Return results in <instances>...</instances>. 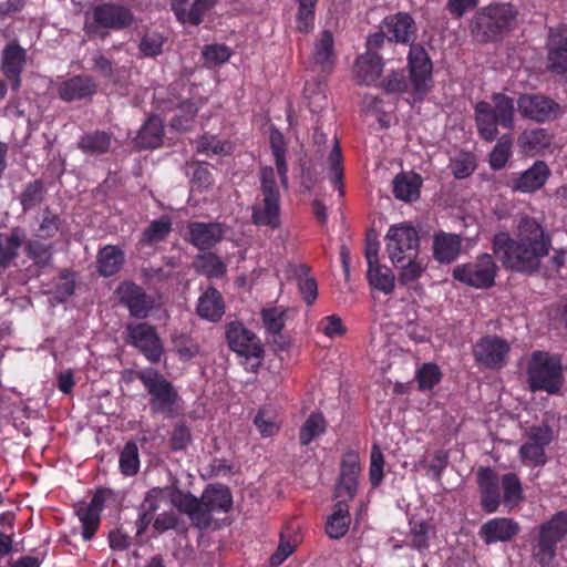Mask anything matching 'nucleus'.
<instances>
[{
    "label": "nucleus",
    "mask_w": 567,
    "mask_h": 567,
    "mask_svg": "<svg viewBox=\"0 0 567 567\" xmlns=\"http://www.w3.org/2000/svg\"><path fill=\"white\" fill-rule=\"evenodd\" d=\"M516 238L506 233L494 237V254L502 264L518 271H533L542 259L549 254L551 241L543 226L533 217L519 215L516 225Z\"/></svg>",
    "instance_id": "1"
},
{
    "label": "nucleus",
    "mask_w": 567,
    "mask_h": 567,
    "mask_svg": "<svg viewBox=\"0 0 567 567\" xmlns=\"http://www.w3.org/2000/svg\"><path fill=\"white\" fill-rule=\"evenodd\" d=\"M174 501L175 507L185 513L200 529L210 525L214 513H227L233 504L229 489L223 485L208 486L200 498L183 492V494H176Z\"/></svg>",
    "instance_id": "2"
},
{
    "label": "nucleus",
    "mask_w": 567,
    "mask_h": 567,
    "mask_svg": "<svg viewBox=\"0 0 567 567\" xmlns=\"http://www.w3.org/2000/svg\"><path fill=\"white\" fill-rule=\"evenodd\" d=\"M514 101L503 93H495L491 102H478L475 106V120L480 135L493 141L498 131L497 125L511 128L514 125Z\"/></svg>",
    "instance_id": "3"
},
{
    "label": "nucleus",
    "mask_w": 567,
    "mask_h": 567,
    "mask_svg": "<svg viewBox=\"0 0 567 567\" xmlns=\"http://www.w3.org/2000/svg\"><path fill=\"white\" fill-rule=\"evenodd\" d=\"M527 378L533 392L558 393L564 382L560 358L545 351H535L528 362Z\"/></svg>",
    "instance_id": "4"
},
{
    "label": "nucleus",
    "mask_w": 567,
    "mask_h": 567,
    "mask_svg": "<svg viewBox=\"0 0 567 567\" xmlns=\"http://www.w3.org/2000/svg\"><path fill=\"white\" fill-rule=\"evenodd\" d=\"M567 534V514L559 512L539 526L533 556L542 567H555L557 545Z\"/></svg>",
    "instance_id": "5"
},
{
    "label": "nucleus",
    "mask_w": 567,
    "mask_h": 567,
    "mask_svg": "<svg viewBox=\"0 0 567 567\" xmlns=\"http://www.w3.org/2000/svg\"><path fill=\"white\" fill-rule=\"evenodd\" d=\"M262 202L252 208V221L258 226L277 228L280 224V195L272 167L261 171Z\"/></svg>",
    "instance_id": "6"
},
{
    "label": "nucleus",
    "mask_w": 567,
    "mask_h": 567,
    "mask_svg": "<svg viewBox=\"0 0 567 567\" xmlns=\"http://www.w3.org/2000/svg\"><path fill=\"white\" fill-rule=\"evenodd\" d=\"M138 379L150 394L151 410L154 413H171L177 400L173 384L152 368L141 371Z\"/></svg>",
    "instance_id": "7"
},
{
    "label": "nucleus",
    "mask_w": 567,
    "mask_h": 567,
    "mask_svg": "<svg viewBox=\"0 0 567 567\" xmlns=\"http://www.w3.org/2000/svg\"><path fill=\"white\" fill-rule=\"evenodd\" d=\"M133 21L130 9L118 4L105 3L93 9L86 17L85 30L89 34L104 37L109 29H123Z\"/></svg>",
    "instance_id": "8"
},
{
    "label": "nucleus",
    "mask_w": 567,
    "mask_h": 567,
    "mask_svg": "<svg viewBox=\"0 0 567 567\" xmlns=\"http://www.w3.org/2000/svg\"><path fill=\"white\" fill-rule=\"evenodd\" d=\"M515 17L516 11L508 3L489 6L477 14L473 32L482 40L493 39L501 31L509 28Z\"/></svg>",
    "instance_id": "9"
},
{
    "label": "nucleus",
    "mask_w": 567,
    "mask_h": 567,
    "mask_svg": "<svg viewBox=\"0 0 567 567\" xmlns=\"http://www.w3.org/2000/svg\"><path fill=\"white\" fill-rule=\"evenodd\" d=\"M386 252L390 261L398 265L417 255L419 236L416 230L406 224L391 226L385 236Z\"/></svg>",
    "instance_id": "10"
},
{
    "label": "nucleus",
    "mask_w": 567,
    "mask_h": 567,
    "mask_svg": "<svg viewBox=\"0 0 567 567\" xmlns=\"http://www.w3.org/2000/svg\"><path fill=\"white\" fill-rule=\"evenodd\" d=\"M525 437L518 451L520 461L526 466H543L547 462L545 449L554 437L553 430L547 424L533 425L526 430Z\"/></svg>",
    "instance_id": "11"
},
{
    "label": "nucleus",
    "mask_w": 567,
    "mask_h": 567,
    "mask_svg": "<svg viewBox=\"0 0 567 567\" xmlns=\"http://www.w3.org/2000/svg\"><path fill=\"white\" fill-rule=\"evenodd\" d=\"M496 266L492 256L484 254L475 262L457 266L453 270V277L475 288H487L493 285Z\"/></svg>",
    "instance_id": "12"
},
{
    "label": "nucleus",
    "mask_w": 567,
    "mask_h": 567,
    "mask_svg": "<svg viewBox=\"0 0 567 567\" xmlns=\"http://www.w3.org/2000/svg\"><path fill=\"white\" fill-rule=\"evenodd\" d=\"M227 341L233 351L252 361L251 368L259 365L264 349L255 333L240 323H230L227 329Z\"/></svg>",
    "instance_id": "13"
},
{
    "label": "nucleus",
    "mask_w": 567,
    "mask_h": 567,
    "mask_svg": "<svg viewBox=\"0 0 567 567\" xmlns=\"http://www.w3.org/2000/svg\"><path fill=\"white\" fill-rule=\"evenodd\" d=\"M517 106L523 117L535 122L553 120L559 113L558 104L540 94H522Z\"/></svg>",
    "instance_id": "14"
},
{
    "label": "nucleus",
    "mask_w": 567,
    "mask_h": 567,
    "mask_svg": "<svg viewBox=\"0 0 567 567\" xmlns=\"http://www.w3.org/2000/svg\"><path fill=\"white\" fill-rule=\"evenodd\" d=\"M509 344L496 336L482 338L473 349L477 362L487 368H501L507 358Z\"/></svg>",
    "instance_id": "15"
},
{
    "label": "nucleus",
    "mask_w": 567,
    "mask_h": 567,
    "mask_svg": "<svg viewBox=\"0 0 567 567\" xmlns=\"http://www.w3.org/2000/svg\"><path fill=\"white\" fill-rule=\"evenodd\" d=\"M131 343L138 348L148 361L155 363L161 360L163 347L154 328L146 323L130 324L127 327Z\"/></svg>",
    "instance_id": "16"
},
{
    "label": "nucleus",
    "mask_w": 567,
    "mask_h": 567,
    "mask_svg": "<svg viewBox=\"0 0 567 567\" xmlns=\"http://www.w3.org/2000/svg\"><path fill=\"white\" fill-rule=\"evenodd\" d=\"M409 69L412 84L417 94H424L432 81V63L422 47L412 45L409 52Z\"/></svg>",
    "instance_id": "17"
},
{
    "label": "nucleus",
    "mask_w": 567,
    "mask_h": 567,
    "mask_svg": "<svg viewBox=\"0 0 567 567\" xmlns=\"http://www.w3.org/2000/svg\"><path fill=\"white\" fill-rule=\"evenodd\" d=\"M27 63V51L17 42L8 43L1 53V71L13 91L21 87V73Z\"/></svg>",
    "instance_id": "18"
},
{
    "label": "nucleus",
    "mask_w": 567,
    "mask_h": 567,
    "mask_svg": "<svg viewBox=\"0 0 567 567\" xmlns=\"http://www.w3.org/2000/svg\"><path fill=\"white\" fill-rule=\"evenodd\" d=\"M360 473L359 455L354 452L347 453L341 463L340 477L336 486V498L352 499L354 497Z\"/></svg>",
    "instance_id": "19"
},
{
    "label": "nucleus",
    "mask_w": 567,
    "mask_h": 567,
    "mask_svg": "<svg viewBox=\"0 0 567 567\" xmlns=\"http://www.w3.org/2000/svg\"><path fill=\"white\" fill-rule=\"evenodd\" d=\"M104 493L97 492L90 503H79L75 513L82 525V537L90 540L100 526V515L104 506Z\"/></svg>",
    "instance_id": "20"
},
{
    "label": "nucleus",
    "mask_w": 567,
    "mask_h": 567,
    "mask_svg": "<svg viewBox=\"0 0 567 567\" xmlns=\"http://www.w3.org/2000/svg\"><path fill=\"white\" fill-rule=\"evenodd\" d=\"M116 295L132 316L144 318L152 308V300L133 282H123L116 289Z\"/></svg>",
    "instance_id": "21"
},
{
    "label": "nucleus",
    "mask_w": 567,
    "mask_h": 567,
    "mask_svg": "<svg viewBox=\"0 0 567 567\" xmlns=\"http://www.w3.org/2000/svg\"><path fill=\"white\" fill-rule=\"evenodd\" d=\"M382 31L390 41L400 43L414 41V21L408 13L399 12L386 17L382 22Z\"/></svg>",
    "instance_id": "22"
},
{
    "label": "nucleus",
    "mask_w": 567,
    "mask_h": 567,
    "mask_svg": "<svg viewBox=\"0 0 567 567\" xmlns=\"http://www.w3.org/2000/svg\"><path fill=\"white\" fill-rule=\"evenodd\" d=\"M519 532V525L511 518H493L483 524L480 534L483 540L489 545L497 542H508Z\"/></svg>",
    "instance_id": "23"
},
{
    "label": "nucleus",
    "mask_w": 567,
    "mask_h": 567,
    "mask_svg": "<svg viewBox=\"0 0 567 567\" xmlns=\"http://www.w3.org/2000/svg\"><path fill=\"white\" fill-rule=\"evenodd\" d=\"M176 494H183V492L166 487L153 488L147 493L146 497L144 498V502L142 503V514L140 517L141 527L138 529V533H141L151 524L153 519V514L161 507L162 503L169 502L172 505L175 506L174 499Z\"/></svg>",
    "instance_id": "24"
},
{
    "label": "nucleus",
    "mask_w": 567,
    "mask_h": 567,
    "mask_svg": "<svg viewBox=\"0 0 567 567\" xmlns=\"http://www.w3.org/2000/svg\"><path fill=\"white\" fill-rule=\"evenodd\" d=\"M225 228L218 223H192L188 226L189 241L199 249L217 244L224 236Z\"/></svg>",
    "instance_id": "25"
},
{
    "label": "nucleus",
    "mask_w": 567,
    "mask_h": 567,
    "mask_svg": "<svg viewBox=\"0 0 567 567\" xmlns=\"http://www.w3.org/2000/svg\"><path fill=\"white\" fill-rule=\"evenodd\" d=\"M550 175L548 166L537 161L532 167L520 173L514 181L513 188L522 193H533L542 188Z\"/></svg>",
    "instance_id": "26"
},
{
    "label": "nucleus",
    "mask_w": 567,
    "mask_h": 567,
    "mask_svg": "<svg viewBox=\"0 0 567 567\" xmlns=\"http://www.w3.org/2000/svg\"><path fill=\"white\" fill-rule=\"evenodd\" d=\"M59 96L66 102L91 97L96 92V84L89 76H74L59 85Z\"/></svg>",
    "instance_id": "27"
},
{
    "label": "nucleus",
    "mask_w": 567,
    "mask_h": 567,
    "mask_svg": "<svg viewBox=\"0 0 567 567\" xmlns=\"http://www.w3.org/2000/svg\"><path fill=\"white\" fill-rule=\"evenodd\" d=\"M477 481L482 493V506L488 513H494L499 505L498 480L491 468H481Z\"/></svg>",
    "instance_id": "28"
},
{
    "label": "nucleus",
    "mask_w": 567,
    "mask_h": 567,
    "mask_svg": "<svg viewBox=\"0 0 567 567\" xmlns=\"http://www.w3.org/2000/svg\"><path fill=\"white\" fill-rule=\"evenodd\" d=\"M339 501L336 503L333 507L332 514L328 517L326 524V532L330 538H341L343 537L350 526L351 517L349 514V507L347 502L349 499L338 498Z\"/></svg>",
    "instance_id": "29"
},
{
    "label": "nucleus",
    "mask_w": 567,
    "mask_h": 567,
    "mask_svg": "<svg viewBox=\"0 0 567 567\" xmlns=\"http://www.w3.org/2000/svg\"><path fill=\"white\" fill-rule=\"evenodd\" d=\"M383 64L375 52L361 54L354 65V74L362 84H372L381 75Z\"/></svg>",
    "instance_id": "30"
},
{
    "label": "nucleus",
    "mask_w": 567,
    "mask_h": 567,
    "mask_svg": "<svg viewBox=\"0 0 567 567\" xmlns=\"http://www.w3.org/2000/svg\"><path fill=\"white\" fill-rule=\"evenodd\" d=\"M547 60L551 71L557 73L567 71V37L550 31Z\"/></svg>",
    "instance_id": "31"
},
{
    "label": "nucleus",
    "mask_w": 567,
    "mask_h": 567,
    "mask_svg": "<svg viewBox=\"0 0 567 567\" xmlns=\"http://www.w3.org/2000/svg\"><path fill=\"white\" fill-rule=\"evenodd\" d=\"M197 312L206 320H219L224 315V302L220 293L214 288H208L198 299Z\"/></svg>",
    "instance_id": "32"
},
{
    "label": "nucleus",
    "mask_w": 567,
    "mask_h": 567,
    "mask_svg": "<svg viewBox=\"0 0 567 567\" xmlns=\"http://www.w3.org/2000/svg\"><path fill=\"white\" fill-rule=\"evenodd\" d=\"M550 143L551 136L544 128L525 131L518 137V145L527 155L542 153L550 145Z\"/></svg>",
    "instance_id": "33"
},
{
    "label": "nucleus",
    "mask_w": 567,
    "mask_h": 567,
    "mask_svg": "<svg viewBox=\"0 0 567 567\" xmlns=\"http://www.w3.org/2000/svg\"><path fill=\"white\" fill-rule=\"evenodd\" d=\"M422 179L416 174H400L393 181L394 196L403 202L419 198Z\"/></svg>",
    "instance_id": "34"
},
{
    "label": "nucleus",
    "mask_w": 567,
    "mask_h": 567,
    "mask_svg": "<svg viewBox=\"0 0 567 567\" xmlns=\"http://www.w3.org/2000/svg\"><path fill=\"white\" fill-rule=\"evenodd\" d=\"M163 135V122L157 116L150 117L140 130L136 145L142 148H155L161 145Z\"/></svg>",
    "instance_id": "35"
},
{
    "label": "nucleus",
    "mask_w": 567,
    "mask_h": 567,
    "mask_svg": "<svg viewBox=\"0 0 567 567\" xmlns=\"http://www.w3.org/2000/svg\"><path fill=\"white\" fill-rule=\"evenodd\" d=\"M461 250V239L457 235L442 234L435 237L434 254L437 260L450 262Z\"/></svg>",
    "instance_id": "36"
},
{
    "label": "nucleus",
    "mask_w": 567,
    "mask_h": 567,
    "mask_svg": "<svg viewBox=\"0 0 567 567\" xmlns=\"http://www.w3.org/2000/svg\"><path fill=\"white\" fill-rule=\"evenodd\" d=\"M289 271L297 280L298 288L308 305H311L318 295L316 280L309 276V269L305 265L290 266Z\"/></svg>",
    "instance_id": "37"
},
{
    "label": "nucleus",
    "mask_w": 567,
    "mask_h": 567,
    "mask_svg": "<svg viewBox=\"0 0 567 567\" xmlns=\"http://www.w3.org/2000/svg\"><path fill=\"white\" fill-rule=\"evenodd\" d=\"M123 261L124 254L120 248L115 246H105L99 254V271L103 276H112L120 270Z\"/></svg>",
    "instance_id": "38"
},
{
    "label": "nucleus",
    "mask_w": 567,
    "mask_h": 567,
    "mask_svg": "<svg viewBox=\"0 0 567 567\" xmlns=\"http://www.w3.org/2000/svg\"><path fill=\"white\" fill-rule=\"evenodd\" d=\"M369 285L385 295L392 292L395 285V278L390 268L382 265L368 267Z\"/></svg>",
    "instance_id": "39"
},
{
    "label": "nucleus",
    "mask_w": 567,
    "mask_h": 567,
    "mask_svg": "<svg viewBox=\"0 0 567 567\" xmlns=\"http://www.w3.org/2000/svg\"><path fill=\"white\" fill-rule=\"evenodd\" d=\"M363 110L367 114L375 116L379 123L386 127L391 123L390 114L393 112L394 106L391 102H385L373 95H367L362 102Z\"/></svg>",
    "instance_id": "40"
},
{
    "label": "nucleus",
    "mask_w": 567,
    "mask_h": 567,
    "mask_svg": "<svg viewBox=\"0 0 567 567\" xmlns=\"http://www.w3.org/2000/svg\"><path fill=\"white\" fill-rule=\"evenodd\" d=\"M399 271L400 282L406 285L419 280L426 268L425 259L419 255L406 258L398 265H393Z\"/></svg>",
    "instance_id": "41"
},
{
    "label": "nucleus",
    "mask_w": 567,
    "mask_h": 567,
    "mask_svg": "<svg viewBox=\"0 0 567 567\" xmlns=\"http://www.w3.org/2000/svg\"><path fill=\"white\" fill-rule=\"evenodd\" d=\"M194 268L207 278H218L226 272V265L212 252L198 256L194 261Z\"/></svg>",
    "instance_id": "42"
},
{
    "label": "nucleus",
    "mask_w": 567,
    "mask_h": 567,
    "mask_svg": "<svg viewBox=\"0 0 567 567\" xmlns=\"http://www.w3.org/2000/svg\"><path fill=\"white\" fill-rule=\"evenodd\" d=\"M197 152L207 156L229 155L233 152V144L218 140L215 135L205 134L197 142Z\"/></svg>",
    "instance_id": "43"
},
{
    "label": "nucleus",
    "mask_w": 567,
    "mask_h": 567,
    "mask_svg": "<svg viewBox=\"0 0 567 567\" xmlns=\"http://www.w3.org/2000/svg\"><path fill=\"white\" fill-rule=\"evenodd\" d=\"M24 239L20 229H13L12 233L6 237H0V265L6 267L16 256L18 249Z\"/></svg>",
    "instance_id": "44"
},
{
    "label": "nucleus",
    "mask_w": 567,
    "mask_h": 567,
    "mask_svg": "<svg viewBox=\"0 0 567 567\" xmlns=\"http://www.w3.org/2000/svg\"><path fill=\"white\" fill-rule=\"evenodd\" d=\"M313 59L323 69L332 64L333 38L329 31H323L319 41L315 44Z\"/></svg>",
    "instance_id": "45"
},
{
    "label": "nucleus",
    "mask_w": 567,
    "mask_h": 567,
    "mask_svg": "<svg viewBox=\"0 0 567 567\" xmlns=\"http://www.w3.org/2000/svg\"><path fill=\"white\" fill-rule=\"evenodd\" d=\"M326 422L321 414L312 413L300 430V442L303 445L310 444L315 439L324 433Z\"/></svg>",
    "instance_id": "46"
},
{
    "label": "nucleus",
    "mask_w": 567,
    "mask_h": 567,
    "mask_svg": "<svg viewBox=\"0 0 567 567\" xmlns=\"http://www.w3.org/2000/svg\"><path fill=\"white\" fill-rule=\"evenodd\" d=\"M110 145L111 137L104 132L87 134L80 142L81 150L89 154L104 153L109 150Z\"/></svg>",
    "instance_id": "47"
},
{
    "label": "nucleus",
    "mask_w": 567,
    "mask_h": 567,
    "mask_svg": "<svg viewBox=\"0 0 567 567\" xmlns=\"http://www.w3.org/2000/svg\"><path fill=\"white\" fill-rule=\"evenodd\" d=\"M120 468L122 474L133 476L138 472L140 458L135 443L128 442L120 455Z\"/></svg>",
    "instance_id": "48"
},
{
    "label": "nucleus",
    "mask_w": 567,
    "mask_h": 567,
    "mask_svg": "<svg viewBox=\"0 0 567 567\" xmlns=\"http://www.w3.org/2000/svg\"><path fill=\"white\" fill-rule=\"evenodd\" d=\"M270 143L272 148V154L275 157V163L277 166V172L280 177L282 185H287V164L285 158V148L282 135L278 131L271 132Z\"/></svg>",
    "instance_id": "49"
},
{
    "label": "nucleus",
    "mask_w": 567,
    "mask_h": 567,
    "mask_svg": "<svg viewBox=\"0 0 567 567\" xmlns=\"http://www.w3.org/2000/svg\"><path fill=\"white\" fill-rule=\"evenodd\" d=\"M504 489L503 502L506 506L513 507L522 499V485L516 475L508 473L502 478Z\"/></svg>",
    "instance_id": "50"
},
{
    "label": "nucleus",
    "mask_w": 567,
    "mask_h": 567,
    "mask_svg": "<svg viewBox=\"0 0 567 567\" xmlns=\"http://www.w3.org/2000/svg\"><path fill=\"white\" fill-rule=\"evenodd\" d=\"M450 167L456 178H465L475 169L474 156L470 153H458L451 158Z\"/></svg>",
    "instance_id": "51"
},
{
    "label": "nucleus",
    "mask_w": 567,
    "mask_h": 567,
    "mask_svg": "<svg viewBox=\"0 0 567 567\" xmlns=\"http://www.w3.org/2000/svg\"><path fill=\"white\" fill-rule=\"evenodd\" d=\"M171 226V221L166 217L152 221L144 231L143 241L154 244L163 240L169 234Z\"/></svg>",
    "instance_id": "52"
},
{
    "label": "nucleus",
    "mask_w": 567,
    "mask_h": 567,
    "mask_svg": "<svg viewBox=\"0 0 567 567\" xmlns=\"http://www.w3.org/2000/svg\"><path fill=\"white\" fill-rule=\"evenodd\" d=\"M343 176L342 156L338 141L329 155V178L331 183L341 192V179Z\"/></svg>",
    "instance_id": "53"
},
{
    "label": "nucleus",
    "mask_w": 567,
    "mask_h": 567,
    "mask_svg": "<svg viewBox=\"0 0 567 567\" xmlns=\"http://www.w3.org/2000/svg\"><path fill=\"white\" fill-rule=\"evenodd\" d=\"M416 380L421 390H430L441 380V371L436 364L425 363L416 372Z\"/></svg>",
    "instance_id": "54"
},
{
    "label": "nucleus",
    "mask_w": 567,
    "mask_h": 567,
    "mask_svg": "<svg viewBox=\"0 0 567 567\" xmlns=\"http://www.w3.org/2000/svg\"><path fill=\"white\" fill-rule=\"evenodd\" d=\"M511 146V137L503 136L502 138H499L489 156V164L492 168L499 169L505 166L509 156Z\"/></svg>",
    "instance_id": "55"
},
{
    "label": "nucleus",
    "mask_w": 567,
    "mask_h": 567,
    "mask_svg": "<svg viewBox=\"0 0 567 567\" xmlns=\"http://www.w3.org/2000/svg\"><path fill=\"white\" fill-rule=\"evenodd\" d=\"M255 425L265 437L275 435L279 430L276 415L268 410H260L255 416Z\"/></svg>",
    "instance_id": "56"
},
{
    "label": "nucleus",
    "mask_w": 567,
    "mask_h": 567,
    "mask_svg": "<svg viewBox=\"0 0 567 567\" xmlns=\"http://www.w3.org/2000/svg\"><path fill=\"white\" fill-rule=\"evenodd\" d=\"M299 11L297 16V28L302 32H307L313 25L315 6L317 0H298Z\"/></svg>",
    "instance_id": "57"
},
{
    "label": "nucleus",
    "mask_w": 567,
    "mask_h": 567,
    "mask_svg": "<svg viewBox=\"0 0 567 567\" xmlns=\"http://www.w3.org/2000/svg\"><path fill=\"white\" fill-rule=\"evenodd\" d=\"M206 65L217 66L227 62L230 58V50L223 44L207 45L203 51Z\"/></svg>",
    "instance_id": "58"
},
{
    "label": "nucleus",
    "mask_w": 567,
    "mask_h": 567,
    "mask_svg": "<svg viewBox=\"0 0 567 567\" xmlns=\"http://www.w3.org/2000/svg\"><path fill=\"white\" fill-rule=\"evenodd\" d=\"M197 112L195 104L185 102L176 111V114L172 121V127L177 131L187 130L189 122L194 118Z\"/></svg>",
    "instance_id": "59"
},
{
    "label": "nucleus",
    "mask_w": 567,
    "mask_h": 567,
    "mask_svg": "<svg viewBox=\"0 0 567 567\" xmlns=\"http://www.w3.org/2000/svg\"><path fill=\"white\" fill-rule=\"evenodd\" d=\"M264 324L267 330L274 334L281 331L285 326V310L281 308L264 309L262 312Z\"/></svg>",
    "instance_id": "60"
},
{
    "label": "nucleus",
    "mask_w": 567,
    "mask_h": 567,
    "mask_svg": "<svg viewBox=\"0 0 567 567\" xmlns=\"http://www.w3.org/2000/svg\"><path fill=\"white\" fill-rule=\"evenodd\" d=\"M384 458L381 450L373 446L370 457L369 478L372 486H378L383 480Z\"/></svg>",
    "instance_id": "61"
},
{
    "label": "nucleus",
    "mask_w": 567,
    "mask_h": 567,
    "mask_svg": "<svg viewBox=\"0 0 567 567\" xmlns=\"http://www.w3.org/2000/svg\"><path fill=\"white\" fill-rule=\"evenodd\" d=\"M216 3L217 0H195L185 14V22L199 24L203 21V17L209 12Z\"/></svg>",
    "instance_id": "62"
},
{
    "label": "nucleus",
    "mask_w": 567,
    "mask_h": 567,
    "mask_svg": "<svg viewBox=\"0 0 567 567\" xmlns=\"http://www.w3.org/2000/svg\"><path fill=\"white\" fill-rule=\"evenodd\" d=\"M28 255L40 267L49 266L52 259L51 247L37 240L29 243Z\"/></svg>",
    "instance_id": "63"
},
{
    "label": "nucleus",
    "mask_w": 567,
    "mask_h": 567,
    "mask_svg": "<svg viewBox=\"0 0 567 567\" xmlns=\"http://www.w3.org/2000/svg\"><path fill=\"white\" fill-rule=\"evenodd\" d=\"M163 37L157 32H150L144 35L140 43V50L146 56H155L162 52Z\"/></svg>",
    "instance_id": "64"
}]
</instances>
